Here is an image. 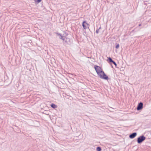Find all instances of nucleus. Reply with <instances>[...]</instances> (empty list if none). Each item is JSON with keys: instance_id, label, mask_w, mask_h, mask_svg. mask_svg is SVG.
<instances>
[{"instance_id": "obj_1", "label": "nucleus", "mask_w": 151, "mask_h": 151, "mask_svg": "<svg viewBox=\"0 0 151 151\" xmlns=\"http://www.w3.org/2000/svg\"><path fill=\"white\" fill-rule=\"evenodd\" d=\"M94 68L97 75L100 78L107 81L109 80H111L110 78H109L100 66L95 65L94 66Z\"/></svg>"}, {"instance_id": "obj_2", "label": "nucleus", "mask_w": 151, "mask_h": 151, "mask_svg": "<svg viewBox=\"0 0 151 151\" xmlns=\"http://www.w3.org/2000/svg\"><path fill=\"white\" fill-rule=\"evenodd\" d=\"M73 42L72 39L66 37L65 40L63 42V43L66 45H70L72 44Z\"/></svg>"}, {"instance_id": "obj_3", "label": "nucleus", "mask_w": 151, "mask_h": 151, "mask_svg": "<svg viewBox=\"0 0 151 151\" xmlns=\"http://www.w3.org/2000/svg\"><path fill=\"white\" fill-rule=\"evenodd\" d=\"M146 139V137L143 135H142L137 138V141L138 144H140L142 142Z\"/></svg>"}, {"instance_id": "obj_4", "label": "nucleus", "mask_w": 151, "mask_h": 151, "mask_svg": "<svg viewBox=\"0 0 151 151\" xmlns=\"http://www.w3.org/2000/svg\"><path fill=\"white\" fill-rule=\"evenodd\" d=\"M107 61L110 64H111V63L115 65L116 68L117 67V64L115 62L114 60H113L110 57H109L107 58Z\"/></svg>"}, {"instance_id": "obj_5", "label": "nucleus", "mask_w": 151, "mask_h": 151, "mask_svg": "<svg viewBox=\"0 0 151 151\" xmlns=\"http://www.w3.org/2000/svg\"><path fill=\"white\" fill-rule=\"evenodd\" d=\"M143 104L141 102L139 103L137 107V111L141 110L143 108Z\"/></svg>"}, {"instance_id": "obj_6", "label": "nucleus", "mask_w": 151, "mask_h": 151, "mask_svg": "<svg viewBox=\"0 0 151 151\" xmlns=\"http://www.w3.org/2000/svg\"><path fill=\"white\" fill-rule=\"evenodd\" d=\"M55 34L57 35L58 36H59V39L62 40L63 41V42L65 40V39L66 37L62 35V34L59 33L58 32H55Z\"/></svg>"}, {"instance_id": "obj_7", "label": "nucleus", "mask_w": 151, "mask_h": 151, "mask_svg": "<svg viewBox=\"0 0 151 151\" xmlns=\"http://www.w3.org/2000/svg\"><path fill=\"white\" fill-rule=\"evenodd\" d=\"M82 26L83 28L84 29H86L87 28V27L89 26V24L87 23L86 21L85 20L82 23Z\"/></svg>"}, {"instance_id": "obj_8", "label": "nucleus", "mask_w": 151, "mask_h": 151, "mask_svg": "<svg viewBox=\"0 0 151 151\" xmlns=\"http://www.w3.org/2000/svg\"><path fill=\"white\" fill-rule=\"evenodd\" d=\"M137 132H133L129 135V137L130 139H133L137 136Z\"/></svg>"}, {"instance_id": "obj_9", "label": "nucleus", "mask_w": 151, "mask_h": 151, "mask_svg": "<svg viewBox=\"0 0 151 151\" xmlns=\"http://www.w3.org/2000/svg\"><path fill=\"white\" fill-rule=\"evenodd\" d=\"M50 106L54 109H55L58 107L54 103H52L50 104Z\"/></svg>"}, {"instance_id": "obj_10", "label": "nucleus", "mask_w": 151, "mask_h": 151, "mask_svg": "<svg viewBox=\"0 0 151 151\" xmlns=\"http://www.w3.org/2000/svg\"><path fill=\"white\" fill-rule=\"evenodd\" d=\"M35 3L36 4H37L41 2L42 0H34Z\"/></svg>"}, {"instance_id": "obj_11", "label": "nucleus", "mask_w": 151, "mask_h": 151, "mask_svg": "<svg viewBox=\"0 0 151 151\" xmlns=\"http://www.w3.org/2000/svg\"><path fill=\"white\" fill-rule=\"evenodd\" d=\"M102 150L101 148V147L98 146L96 148V150L97 151H101Z\"/></svg>"}, {"instance_id": "obj_12", "label": "nucleus", "mask_w": 151, "mask_h": 151, "mask_svg": "<svg viewBox=\"0 0 151 151\" xmlns=\"http://www.w3.org/2000/svg\"><path fill=\"white\" fill-rule=\"evenodd\" d=\"M119 47V44L117 43H116L115 44V47L116 49H118Z\"/></svg>"}, {"instance_id": "obj_13", "label": "nucleus", "mask_w": 151, "mask_h": 151, "mask_svg": "<svg viewBox=\"0 0 151 151\" xmlns=\"http://www.w3.org/2000/svg\"><path fill=\"white\" fill-rule=\"evenodd\" d=\"M68 35V34L66 32H65L63 34V35L65 36V37L67 36Z\"/></svg>"}, {"instance_id": "obj_14", "label": "nucleus", "mask_w": 151, "mask_h": 151, "mask_svg": "<svg viewBox=\"0 0 151 151\" xmlns=\"http://www.w3.org/2000/svg\"><path fill=\"white\" fill-rule=\"evenodd\" d=\"M96 33L98 34L99 33V29H97L96 30Z\"/></svg>"}, {"instance_id": "obj_15", "label": "nucleus", "mask_w": 151, "mask_h": 151, "mask_svg": "<svg viewBox=\"0 0 151 151\" xmlns=\"http://www.w3.org/2000/svg\"><path fill=\"white\" fill-rule=\"evenodd\" d=\"M141 24H139V25H138V26L139 27H140V26H141Z\"/></svg>"}, {"instance_id": "obj_16", "label": "nucleus", "mask_w": 151, "mask_h": 151, "mask_svg": "<svg viewBox=\"0 0 151 151\" xmlns=\"http://www.w3.org/2000/svg\"><path fill=\"white\" fill-rule=\"evenodd\" d=\"M77 12V10H75V13H76Z\"/></svg>"}, {"instance_id": "obj_17", "label": "nucleus", "mask_w": 151, "mask_h": 151, "mask_svg": "<svg viewBox=\"0 0 151 151\" xmlns=\"http://www.w3.org/2000/svg\"><path fill=\"white\" fill-rule=\"evenodd\" d=\"M101 29V27L100 26V27H99V28L98 29H99V30Z\"/></svg>"}, {"instance_id": "obj_18", "label": "nucleus", "mask_w": 151, "mask_h": 151, "mask_svg": "<svg viewBox=\"0 0 151 151\" xmlns=\"http://www.w3.org/2000/svg\"><path fill=\"white\" fill-rule=\"evenodd\" d=\"M134 31V30H133L131 32H133Z\"/></svg>"}, {"instance_id": "obj_19", "label": "nucleus", "mask_w": 151, "mask_h": 151, "mask_svg": "<svg viewBox=\"0 0 151 151\" xmlns=\"http://www.w3.org/2000/svg\"><path fill=\"white\" fill-rule=\"evenodd\" d=\"M146 12H147V10H146V11H145V13H146Z\"/></svg>"}]
</instances>
